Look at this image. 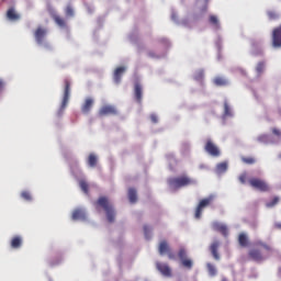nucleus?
Here are the masks:
<instances>
[{
  "mask_svg": "<svg viewBox=\"0 0 281 281\" xmlns=\"http://www.w3.org/2000/svg\"><path fill=\"white\" fill-rule=\"evenodd\" d=\"M168 184L172 189H180L183 187L196 184V180L187 175H182L176 178L168 179Z\"/></svg>",
  "mask_w": 281,
  "mask_h": 281,
  "instance_id": "obj_2",
  "label": "nucleus"
},
{
  "mask_svg": "<svg viewBox=\"0 0 281 281\" xmlns=\"http://www.w3.org/2000/svg\"><path fill=\"white\" fill-rule=\"evenodd\" d=\"M181 265L182 267H184L186 269H192L193 267V261L191 259H182L181 260Z\"/></svg>",
  "mask_w": 281,
  "mask_h": 281,
  "instance_id": "obj_31",
  "label": "nucleus"
},
{
  "mask_svg": "<svg viewBox=\"0 0 281 281\" xmlns=\"http://www.w3.org/2000/svg\"><path fill=\"white\" fill-rule=\"evenodd\" d=\"M241 160H243V162H245L247 165L256 164V158H254V157H243Z\"/></svg>",
  "mask_w": 281,
  "mask_h": 281,
  "instance_id": "obj_34",
  "label": "nucleus"
},
{
  "mask_svg": "<svg viewBox=\"0 0 281 281\" xmlns=\"http://www.w3.org/2000/svg\"><path fill=\"white\" fill-rule=\"evenodd\" d=\"M213 83L216 86V87H225V86H228L229 85V81L226 79V78H223V77H215L213 79Z\"/></svg>",
  "mask_w": 281,
  "mask_h": 281,
  "instance_id": "obj_21",
  "label": "nucleus"
},
{
  "mask_svg": "<svg viewBox=\"0 0 281 281\" xmlns=\"http://www.w3.org/2000/svg\"><path fill=\"white\" fill-rule=\"evenodd\" d=\"M71 220L74 221H86L87 213L83 209H75L71 214Z\"/></svg>",
  "mask_w": 281,
  "mask_h": 281,
  "instance_id": "obj_14",
  "label": "nucleus"
},
{
  "mask_svg": "<svg viewBox=\"0 0 281 281\" xmlns=\"http://www.w3.org/2000/svg\"><path fill=\"white\" fill-rule=\"evenodd\" d=\"M94 207L98 211L103 210L109 223H114L116 218V211L113 203L108 196H100L94 202Z\"/></svg>",
  "mask_w": 281,
  "mask_h": 281,
  "instance_id": "obj_1",
  "label": "nucleus"
},
{
  "mask_svg": "<svg viewBox=\"0 0 281 281\" xmlns=\"http://www.w3.org/2000/svg\"><path fill=\"white\" fill-rule=\"evenodd\" d=\"M227 169H228V165L226 162H221V164L216 165V171L218 173H223V172L227 171Z\"/></svg>",
  "mask_w": 281,
  "mask_h": 281,
  "instance_id": "obj_29",
  "label": "nucleus"
},
{
  "mask_svg": "<svg viewBox=\"0 0 281 281\" xmlns=\"http://www.w3.org/2000/svg\"><path fill=\"white\" fill-rule=\"evenodd\" d=\"M248 258L254 260V262H265L268 257L265 256L259 248H254L248 251Z\"/></svg>",
  "mask_w": 281,
  "mask_h": 281,
  "instance_id": "obj_6",
  "label": "nucleus"
},
{
  "mask_svg": "<svg viewBox=\"0 0 281 281\" xmlns=\"http://www.w3.org/2000/svg\"><path fill=\"white\" fill-rule=\"evenodd\" d=\"M23 245V238L21 236H14L10 240L11 249H20Z\"/></svg>",
  "mask_w": 281,
  "mask_h": 281,
  "instance_id": "obj_18",
  "label": "nucleus"
},
{
  "mask_svg": "<svg viewBox=\"0 0 281 281\" xmlns=\"http://www.w3.org/2000/svg\"><path fill=\"white\" fill-rule=\"evenodd\" d=\"M204 149L207 154H210L213 157L221 156L220 148L211 139L206 140Z\"/></svg>",
  "mask_w": 281,
  "mask_h": 281,
  "instance_id": "obj_9",
  "label": "nucleus"
},
{
  "mask_svg": "<svg viewBox=\"0 0 281 281\" xmlns=\"http://www.w3.org/2000/svg\"><path fill=\"white\" fill-rule=\"evenodd\" d=\"M220 247H221V243L220 241H214L210 246V251H211L214 260H221V255L218 252Z\"/></svg>",
  "mask_w": 281,
  "mask_h": 281,
  "instance_id": "obj_16",
  "label": "nucleus"
},
{
  "mask_svg": "<svg viewBox=\"0 0 281 281\" xmlns=\"http://www.w3.org/2000/svg\"><path fill=\"white\" fill-rule=\"evenodd\" d=\"M249 184L255 188L256 190H259L260 192H268L270 191V187L269 184L262 180V179H258V178H252L249 180Z\"/></svg>",
  "mask_w": 281,
  "mask_h": 281,
  "instance_id": "obj_5",
  "label": "nucleus"
},
{
  "mask_svg": "<svg viewBox=\"0 0 281 281\" xmlns=\"http://www.w3.org/2000/svg\"><path fill=\"white\" fill-rule=\"evenodd\" d=\"M47 35V30L42 27V26H38L35 31H34V38H35V42L38 44V45H42L45 41V37Z\"/></svg>",
  "mask_w": 281,
  "mask_h": 281,
  "instance_id": "obj_12",
  "label": "nucleus"
},
{
  "mask_svg": "<svg viewBox=\"0 0 281 281\" xmlns=\"http://www.w3.org/2000/svg\"><path fill=\"white\" fill-rule=\"evenodd\" d=\"M168 157H175V155H168Z\"/></svg>",
  "mask_w": 281,
  "mask_h": 281,
  "instance_id": "obj_48",
  "label": "nucleus"
},
{
  "mask_svg": "<svg viewBox=\"0 0 281 281\" xmlns=\"http://www.w3.org/2000/svg\"><path fill=\"white\" fill-rule=\"evenodd\" d=\"M238 179H239V181H240L241 183H246V182H247V173L240 175Z\"/></svg>",
  "mask_w": 281,
  "mask_h": 281,
  "instance_id": "obj_43",
  "label": "nucleus"
},
{
  "mask_svg": "<svg viewBox=\"0 0 281 281\" xmlns=\"http://www.w3.org/2000/svg\"><path fill=\"white\" fill-rule=\"evenodd\" d=\"M206 269L209 271V276H211L212 278L217 276V269L213 263H206Z\"/></svg>",
  "mask_w": 281,
  "mask_h": 281,
  "instance_id": "obj_28",
  "label": "nucleus"
},
{
  "mask_svg": "<svg viewBox=\"0 0 281 281\" xmlns=\"http://www.w3.org/2000/svg\"><path fill=\"white\" fill-rule=\"evenodd\" d=\"M21 198H23V199L26 200V201H31V200H32V195H31V193L27 192V191L21 192Z\"/></svg>",
  "mask_w": 281,
  "mask_h": 281,
  "instance_id": "obj_41",
  "label": "nucleus"
},
{
  "mask_svg": "<svg viewBox=\"0 0 281 281\" xmlns=\"http://www.w3.org/2000/svg\"><path fill=\"white\" fill-rule=\"evenodd\" d=\"M267 15H268L269 20H271V21L278 19V13L276 11H268Z\"/></svg>",
  "mask_w": 281,
  "mask_h": 281,
  "instance_id": "obj_38",
  "label": "nucleus"
},
{
  "mask_svg": "<svg viewBox=\"0 0 281 281\" xmlns=\"http://www.w3.org/2000/svg\"><path fill=\"white\" fill-rule=\"evenodd\" d=\"M224 113H225V115H227V116L232 115V109H231L228 102H225V103H224Z\"/></svg>",
  "mask_w": 281,
  "mask_h": 281,
  "instance_id": "obj_40",
  "label": "nucleus"
},
{
  "mask_svg": "<svg viewBox=\"0 0 281 281\" xmlns=\"http://www.w3.org/2000/svg\"><path fill=\"white\" fill-rule=\"evenodd\" d=\"M266 64L265 63H258L256 70L258 74H262L265 71Z\"/></svg>",
  "mask_w": 281,
  "mask_h": 281,
  "instance_id": "obj_39",
  "label": "nucleus"
},
{
  "mask_svg": "<svg viewBox=\"0 0 281 281\" xmlns=\"http://www.w3.org/2000/svg\"><path fill=\"white\" fill-rule=\"evenodd\" d=\"M209 22L215 30H221V23L217 16L210 15Z\"/></svg>",
  "mask_w": 281,
  "mask_h": 281,
  "instance_id": "obj_24",
  "label": "nucleus"
},
{
  "mask_svg": "<svg viewBox=\"0 0 281 281\" xmlns=\"http://www.w3.org/2000/svg\"><path fill=\"white\" fill-rule=\"evenodd\" d=\"M238 244L240 245V247H248L249 238L245 233L239 234Z\"/></svg>",
  "mask_w": 281,
  "mask_h": 281,
  "instance_id": "obj_23",
  "label": "nucleus"
},
{
  "mask_svg": "<svg viewBox=\"0 0 281 281\" xmlns=\"http://www.w3.org/2000/svg\"><path fill=\"white\" fill-rule=\"evenodd\" d=\"M272 46L281 48V24L272 31Z\"/></svg>",
  "mask_w": 281,
  "mask_h": 281,
  "instance_id": "obj_11",
  "label": "nucleus"
},
{
  "mask_svg": "<svg viewBox=\"0 0 281 281\" xmlns=\"http://www.w3.org/2000/svg\"><path fill=\"white\" fill-rule=\"evenodd\" d=\"M79 187H80V189H81L86 194H89V184H88L87 181L80 180V181H79Z\"/></svg>",
  "mask_w": 281,
  "mask_h": 281,
  "instance_id": "obj_30",
  "label": "nucleus"
},
{
  "mask_svg": "<svg viewBox=\"0 0 281 281\" xmlns=\"http://www.w3.org/2000/svg\"><path fill=\"white\" fill-rule=\"evenodd\" d=\"M158 254L160 256H168L169 260H176V254L172 251L167 240H161L158 245Z\"/></svg>",
  "mask_w": 281,
  "mask_h": 281,
  "instance_id": "obj_4",
  "label": "nucleus"
},
{
  "mask_svg": "<svg viewBox=\"0 0 281 281\" xmlns=\"http://www.w3.org/2000/svg\"><path fill=\"white\" fill-rule=\"evenodd\" d=\"M64 95H63V100H61V104H60V109H59V114H61L65 109L67 108L68 103H69V98H70V92H71V82L68 79L64 80Z\"/></svg>",
  "mask_w": 281,
  "mask_h": 281,
  "instance_id": "obj_3",
  "label": "nucleus"
},
{
  "mask_svg": "<svg viewBox=\"0 0 281 281\" xmlns=\"http://www.w3.org/2000/svg\"><path fill=\"white\" fill-rule=\"evenodd\" d=\"M65 15H66L67 18H72V16H75V11H74V9H72L71 5H67V7H66V9H65Z\"/></svg>",
  "mask_w": 281,
  "mask_h": 281,
  "instance_id": "obj_33",
  "label": "nucleus"
},
{
  "mask_svg": "<svg viewBox=\"0 0 281 281\" xmlns=\"http://www.w3.org/2000/svg\"><path fill=\"white\" fill-rule=\"evenodd\" d=\"M98 114H99V116L117 115L119 111L113 105H103L102 108H100Z\"/></svg>",
  "mask_w": 281,
  "mask_h": 281,
  "instance_id": "obj_10",
  "label": "nucleus"
},
{
  "mask_svg": "<svg viewBox=\"0 0 281 281\" xmlns=\"http://www.w3.org/2000/svg\"><path fill=\"white\" fill-rule=\"evenodd\" d=\"M53 20H54V22L56 23V25H58L59 27H61V29L67 27V22H66V20L63 19V18H60L59 15L54 14V15H53Z\"/></svg>",
  "mask_w": 281,
  "mask_h": 281,
  "instance_id": "obj_22",
  "label": "nucleus"
},
{
  "mask_svg": "<svg viewBox=\"0 0 281 281\" xmlns=\"http://www.w3.org/2000/svg\"><path fill=\"white\" fill-rule=\"evenodd\" d=\"M178 257L180 260H186L188 259V252L184 248H180L178 251Z\"/></svg>",
  "mask_w": 281,
  "mask_h": 281,
  "instance_id": "obj_32",
  "label": "nucleus"
},
{
  "mask_svg": "<svg viewBox=\"0 0 281 281\" xmlns=\"http://www.w3.org/2000/svg\"><path fill=\"white\" fill-rule=\"evenodd\" d=\"M134 99L137 103L143 102V86L139 82L134 83Z\"/></svg>",
  "mask_w": 281,
  "mask_h": 281,
  "instance_id": "obj_13",
  "label": "nucleus"
},
{
  "mask_svg": "<svg viewBox=\"0 0 281 281\" xmlns=\"http://www.w3.org/2000/svg\"><path fill=\"white\" fill-rule=\"evenodd\" d=\"M93 105H94V100L92 98H86L85 102L81 105V112L83 114L90 113Z\"/></svg>",
  "mask_w": 281,
  "mask_h": 281,
  "instance_id": "obj_15",
  "label": "nucleus"
},
{
  "mask_svg": "<svg viewBox=\"0 0 281 281\" xmlns=\"http://www.w3.org/2000/svg\"><path fill=\"white\" fill-rule=\"evenodd\" d=\"M210 0H205V3H209Z\"/></svg>",
  "mask_w": 281,
  "mask_h": 281,
  "instance_id": "obj_49",
  "label": "nucleus"
},
{
  "mask_svg": "<svg viewBox=\"0 0 281 281\" xmlns=\"http://www.w3.org/2000/svg\"><path fill=\"white\" fill-rule=\"evenodd\" d=\"M278 202H280V198L274 196V198L272 199V201H270L269 203L266 204V206H267V207H273V206H276V204H278Z\"/></svg>",
  "mask_w": 281,
  "mask_h": 281,
  "instance_id": "obj_36",
  "label": "nucleus"
},
{
  "mask_svg": "<svg viewBox=\"0 0 281 281\" xmlns=\"http://www.w3.org/2000/svg\"><path fill=\"white\" fill-rule=\"evenodd\" d=\"M7 19L10 21H19L21 19L20 14L16 13V11L13 8H10L7 11Z\"/></svg>",
  "mask_w": 281,
  "mask_h": 281,
  "instance_id": "obj_20",
  "label": "nucleus"
},
{
  "mask_svg": "<svg viewBox=\"0 0 281 281\" xmlns=\"http://www.w3.org/2000/svg\"><path fill=\"white\" fill-rule=\"evenodd\" d=\"M268 140H269L268 135H261L258 137V142H260V143H267Z\"/></svg>",
  "mask_w": 281,
  "mask_h": 281,
  "instance_id": "obj_42",
  "label": "nucleus"
},
{
  "mask_svg": "<svg viewBox=\"0 0 281 281\" xmlns=\"http://www.w3.org/2000/svg\"><path fill=\"white\" fill-rule=\"evenodd\" d=\"M255 246H256V247H262V249H266V251H267L268 254H271V252L273 251V248H272L270 245H268V244H266V243H263V241H261V240L256 241V243H255Z\"/></svg>",
  "mask_w": 281,
  "mask_h": 281,
  "instance_id": "obj_27",
  "label": "nucleus"
},
{
  "mask_svg": "<svg viewBox=\"0 0 281 281\" xmlns=\"http://www.w3.org/2000/svg\"><path fill=\"white\" fill-rule=\"evenodd\" d=\"M194 79L196 81H202L204 79V71L203 70L196 71L195 75H194Z\"/></svg>",
  "mask_w": 281,
  "mask_h": 281,
  "instance_id": "obj_35",
  "label": "nucleus"
},
{
  "mask_svg": "<svg viewBox=\"0 0 281 281\" xmlns=\"http://www.w3.org/2000/svg\"><path fill=\"white\" fill-rule=\"evenodd\" d=\"M156 269L165 278H172V269L170 268V266L168 263L158 261V262H156Z\"/></svg>",
  "mask_w": 281,
  "mask_h": 281,
  "instance_id": "obj_8",
  "label": "nucleus"
},
{
  "mask_svg": "<svg viewBox=\"0 0 281 281\" xmlns=\"http://www.w3.org/2000/svg\"><path fill=\"white\" fill-rule=\"evenodd\" d=\"M213 228L222 233L224 236H228L229 234L228 227L222 223H218V222L213 223Z\"/></svg>",
  "mask_w": 281,
  "mask_h": 281,
  "instance_id": "obj_19",
  "label": "nucleus"
},
{
  "mask_svg": "<svg viewBox=\"0 0 281 281\" xmlns=\"http://www.w3.org/2000/svg\"><path fill=\"white\" fill-rule=\"evenodd\" d=\"M274 227L278 228V229H281V223H276Z\"/></svg>",
  "mask_w": 281,
  "mask_h": 281,
  "instance_id": "obj_46",
  "label": "nucleus"
},
{
  "mask_svg": "<svg viewBox=\"0 0 281 281\" xmlns=\"http://www.w3.org/2000/svg\"><path fill=\"white\" fill-rule=\"evenodd\" d=\"M150 57H154V55L149 54Z\"/></svg>",
  "mask_w": 281,
  "mask_h": 281,
  "instance_id": "obj_50",
  "label": "nucleus"
},
{
  "mask_svg": "<svg viewBox=\"0 0 281 281\" xmlns=\"http://www.w3.org/2000/svg\"><path fill=\"white\" fill-rule=\"evenodd\" d=\"M144 235L147 239L151 237V228L148 225L144 226Z\"/></svg>",
  "mask_w": 281,
  "mask_h": 281,
  "instance_id": "obj_37",
  "label": "nucleus"
},
{
  "mask_svg": "<svg viewBox=\"0 0 281 281\" xmlns=\"http://www.w3.org/2000/svg\"><path fill=\"white\" fill-rule=\"evenodd\" d=\"M150 121H151L153 123H158V116L155 115V114H151V115H150Z\"/></svg>",
  "mask_w": 281,
  "mask_h": 281,
  "instance_id": "obj_44",
  "label": "nucleus"
},
{
  "mask_svg": "<svg viewBox=\"0 0 281 281\" xmlns=\"http://www.w3.org/2000/svg\"><path fill=\"white\" fill-rule=\"evenodd\" d=\"M88 166L94 168L98 165V156L94 154H90L87 159Z\"/></svg>",
  "mask_w": 281,
  "mask_h": 281,
  "instance_id": "obj_25",
  "label": "nucleus"
},
{
  "mask_svg": "<svg viewBox=\"0 0 281 281\" xmlns=\"http://www.w3.org/2000/svg\"><path fill=\"white\" fill-rule=\"evenodd\" d=\"M128 200L131 203H136L138 198H137V191L134 188L128 189Z\"/></svg>",
  "mask_w": 281,
  "mask_h": 281,
  "instance_id": "obj_26",
  "label": "nucleus"
},
{
  "mask_svg": "<svg viewBox=\"0 0 281 281\" xmlns=\"http://www.w3.org/2000/svg\"><path fill=\"white\" fill-rule=\"evenodd\" d=\"M126 71V67H119L113 72V80L115 83L120 85L122 81V77Z\"/></svg>",
  "mask_w": 281,
  "mask_h": 281,
  "instance_id": "obj_17",
  "label": "nucleus"
},
{
  "mask_svg": "<svg viewBox=\"0 0 281 281\" xmlns=\"http://www.w3.org/2000/svg\"><path fill=\"white\" fill-rule=\"evenodd\" d=\"M3 88V82L0 80V91Z\"/></svg>",
  "mask_w": 281,
  "mask_h": 281,
  "instance_id": "obj_47",
  "label": "nucleus"
},
{
  "mask_svg": "<svg viewBox=\"0 0 281 281\" xmlns=\"http://www.w3.org/2000/svg\"><path fill=\"white\" fill-rule=\"evenodd\" d=\"M272 133H273L274 135H277V136H280V135H281V132H280V130H278V128H272Z\"/></svg>",
  "mask_w": 281,
  "mask_h": 281,
  "instance_id": "obj_45",
  "label": "nucleus"
},
{
  "mask_svg": "<svg viewBox=\"0 0 281 281\" xmlns=\"http://www.w3.org/2000/svg\"><path fill=\"white\" fill-rule=\"evenodd\" d=\"M213 202V198L210 196V198H205V199H202L196 209H195V214H194V217L195 218H201L202 216V213H203V210L209 206L211 203Z\"/></svg>",
  "mask_w": 281,
  "mask_h": 281,
  "instance_id": "obj_7",
  "label": "nucleus"
}]
</instances>
